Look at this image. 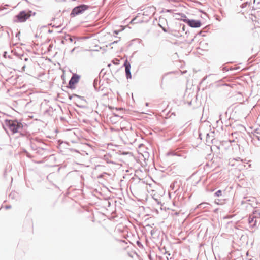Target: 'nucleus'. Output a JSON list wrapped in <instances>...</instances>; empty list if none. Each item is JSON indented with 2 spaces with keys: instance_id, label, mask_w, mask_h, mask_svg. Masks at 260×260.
Wrapping results in <instances>:
<instances>
[{
  "instance_id": "423d86ee",
  "label": "nucleus",
  "mask_w": 260,
  "mask_h": 260,
  "mask_svg": "<svg viewBox=\"0 0 260 260\" xmlns=\"http://www.w3.org/2000/svg\"><path fill=\"white\" fill-rule=\"evenodd\" d=\"M124 66L125 67V74L126 75V77L127 79L131 78L132 76L130 72V69H131V64L130 63L127 61V60H126L124 63Z\"/></svg>"
},
{
  "instance_id": "f8f14e48",
  "label": "nucleus",
  "mask_w": 260,
  "mask_h": 260,
  "mask_svg": "<svg viewBox=\"0 0 260 260\" xmlns=\"http://www.w3.org/2000/svg\"><path fill=\"white\" fill-rule=\"evenodd\" d=\"M182 28L184 30V29H185V26L184 25L183 26Z\"/></svg>"
},
{
  "instance_id": "ddd939ff",
  "label": "nucleus",
  "mask_w": 260,
  "mask_h": 260,
  "mask_svg": "<svg viewBox=\"0 0 260 260\" xmlns=\"http://www.w3.org/2000/svg\"><path fill=\"white\" fill-rule=\"evenodd\" d=\"M113 118H111V121H113V120H112V119H113Z\"/></svg>"
},
{
  "instance_id": "f03ea898",
  "label": "nucleus",
  "mask_w": 260,
  "mask_h": 260,
  "mask_svg": "<svg viewBox=\"0 0 260 260\" xmlns=\"http://www.w3.org/2000/svg\"><path fill=\"white\" fill-rule=\"evenodd\" d=\"M87 9L88 6L85 5H82L76 7L73 9L71 13V15L73 17H75L76 15L82 13Z\"/></svg>"
},
{
  "instance_id": "20e7f679",
  "label": "nucleus",
  "mask_w": 260,
  "mask_h": 260,
  "mask_svg": "<svg viewBox=\"0 0 260 260\" xmlns=\"http://www.w3.org/2000/svg\"><path fill=\"white\" fill-rule=\"evenodd\" d=\"M79 76L76 74L73 75L69 81L68 87L71 89H75L76 85L79 82Z\"/></svg>"
},
{
  "instance_id": "9d476101",
  "label": "nucleus",
  "mask_w": 260,
  "mask_h": 260,
  "mask_svg": "<svg viewBox=\"0 0 260 260\" xmlns=\"http://www.w3.org/2000/svg\"><path fill=\"white\" fill-rule=\"evenodd\" d=\"M73 96H79L74 94L72 95V96H69L70 99H71Z\"/></svg>"
},
{
  "instance_id": "39448f33",
  "label": "nucleus",
  "mask_w": 260,
  "mask_h": 260,
  "mask_svg": "<svg viewBox=\"0 0 260 260\" xmlns=\"http://www.w3.org/2000/svg\"><path fill=\"white\" fill-rule=\"evenodd\" d=\"M183 21L191 27H200L201 26V23L199 20L185 19Z\"/></svg>"
},
{
  "instance_id": "7ed1b4c3",
  "label": "nucleus",
  "mask_w": 260,
  "mask_h": 260,
  "mask_svg": "<svg viewBox=\"0 0 260 260\" xmlns=\"http://www.w3.org/2000/svg\"><path fill=\"white\" fill-rule=\"evenodd\" d=\"M30 16L31 15L29 12L22 11L16 16V18H17V21L18 22H23L28 19Z\"/></svg>"
},
{
  "instance_id": "9b49d317",
  "label": "nucleus",
  "mask_w": 260,
  "mask_h": 260,
  "mask_svg": "<svg viewBox=\"0 0 260 260\" xmlns=\"http://www.w3.org/2000/svg\"><path fill=\"white\" fill-rule=\"evenodd\" d=\"M69 39L70 40L71 42H72L73 41V39H72V38L70 36H69Z\"/></svg>"
},
{
  "instance_id": "0eeeda50",
  "label": "nucleus",
  "mask_w": 260,
  "mask_h": 260,
  "mask_svg": "<svg viewBox=\"0 0 260 260\" xmlns=\"http://www.w3.org/2000/svg\"><path fill=\"white\" fill-rule=\"evenodd\" d=\"M248 222L251 227H254L257 222L256 217L253 215H250L248 219Z\"/></svg>"
},
{
  "instance_id": "6e6552de",
  "label": "nucleus",
  "mask_w": 260,
  "mask_h": 260,
  "mask_svg": "<svg viewBox=\"0 0 260 260\" xmlns=\"http://www.w3.org/2000/svg\"><path fill=\"white\" fill-rule=\"evenodd\" d=\"M140 16V14H138V15L136 17H135L134 19H133L131 22V23H137V22L136 21H137V19Z\"/></svg>"
},
{
  "instance_id": "1a4fd4ad",
  "label": "nucleus",
  "mask_w": 260,
  "mask_h": 260,
  "mask_svg": "<svg viewBox=\"0 0 260 260\" xmlns=\"http://www.w3.org/2000/svg\"><path fill=\"white\" fill-rule=\"evenodd\" d=\"M215 195L216 197H220L222 195V191L221 190H218L215 193Z\"/></svg>"
},
{
  "instance_id": "f257e3e1",
  "label": "nucleus",
  "mask_w": 260,
  "mask_h": 260,
  "mask_svg": "<svg viewBox=\"0 0 260 260\" xmlns=\"http://www.w3.org/2000/svg\"><path fill=\"white\" fill-rule=\"evenodd\" d=\"M5 124L13 134L18 133L23 128L22 124L16 120H7Z\"/></svg>"
},
{
  "instance_id": "4468645a",
  "label": "nucleus",
  "mask_w": 260,
  "mask_h": 260,
  "mask_svg": "<svg viewBox=\"0 0 260 260\" xmlns=\"http://www.w3.org/2000/svg\"><path fill=\"white\" fill-rule=\"evenodd\" d=\"M116 117H117V116H115L114 117V118H116Z\"/></svg>"
}]
</instances>
